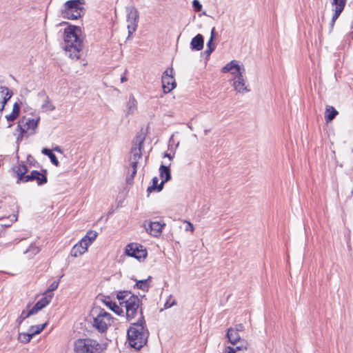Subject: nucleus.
Returning a JSON list of instances; mask_svg holds the SVG:
<instances>
[{"instance_id": "obj_1", "label": "nucleus", "mask_w": 353, "mask_h": 353, "mask_svg": "<svg viewBox=\"0 0 353 353\" xmlns=\"http://www.w3.org/2000/svg\"><path fill=\"white\" fill-rule=\"evenodd\" d=\"M81 30L78 26H70L64 30L63 47L68 56L73 59H79L83 50V40L80 38Z\"/></svg>"}, {"instance_id": "obj_2", "label": "nucleus", "mask_w": 353, "mask_h": 353, "mask_svg": "<svg viewBox=\"0 0 353 353\" xmlns=\"http://www.w3.org/2000/svg\"><path fill=\"white\" fill-rule=\"evenodd\" d=\"M127 334L130 345L135 350H139L146 344L149 332L141 311L138 321L132 324Z\"/></svg>"}, {"instance_id": "obj_3", "label": "nucleus", "mask_w": 353, "mask_h": 353, "mask_svg": "<svg viewBox=\"0 0 353 353\" xmlns=\"http://www.w3.org/2000/svg\"><path fill=\"white\" fill-rule=\"evenodd\" d=\"M145 140V135L140 133L136 136L132 141V146L130 150V155L128 158V163L126 165L127 176L126 182L132 183L137 174V167L142 157L141 150Z\"/></svg>"}, {"instance_id": "obj_4", "label": "nucleus", "mask_w": 353, "mask_h": 353, "mask_svg": "<svg viewBox=\"0 0 353 353\" xmlns=\"http://www.w3.org/2000/svg\"><path fill=\"white\" fill-rule=\"evenodd\" d=\"M85 3V0L67 1L61 10V17L69 20L81 18L85 13V8L83 7Z\"/></svg>"}, {"instance_id": "obj_5", "label": "nucleus", "mask_w": 353, "mask_h": 353, "mask_svg": "<svg viewBox=\"0 0 353 353\" xmlns=\"http://www.w3.org/2000/svg\"><path fill=\"white\" fill-rule=\"evenodd\" d=\"M105 346L92 339H79L74 343L75 353H102Z\"/></svg>"}, {"instance_id": "obj_6", "label": "nucleus", "mask_w": 353, "mask_h": 353, "mask_svg": "<svg viewBox=\"0 0 353 353\" xmlns=\"http://www.w3.org/2000/svg\"><path fill=\"white\" fill-rule=\"evenodd\" d=\"M92 315L93 316L92 326L99 332H105L108 325L111 324V314L104 309L98 308L92 311Z\"/></svg>"}, {"instance_id": "obj_7", "label": "nucleus", "mask_w": 353, "mask_h": 353, "mask_svg": "<svg viewBox=\"0 0 353 353\" xmlns=\"http://www.w3.org/2000/svg\"><path fill=\"white\" fill-rule=\"evenodd\" d=\"M140 303V299L135 295H130V297L125 301L126 318L128 320L130 321L133 319L138 312L140 313V311H142L141 308L139 309ZM141 312L143 313V312Z\"/></svg>"}, {"instance_id": "obj_8", "label": "nucleus", "mask_w": 353, "mask_h": 353, "mask_svg": "<svg viewBox=\"0 0 353 353\" xmlns=\"http://www.w3.org/2000/svg\"><path fill=\"white\" fill-rule=\"evenodd\" d=\"M173 68H168L163 73L161 77L162 88L164 93H168L172 91L176 85L175 79L174 78Z\"/></svg>"}, {"instance_id": "obj_9", "label": "nucleus", "mask_w": 353, "mask_h": 353, "mask_svg": "<svg viewBox=\"0 0 353 353\" xmlns=\"http://www.w3.org/2000/svg\"><path fill=\"white\" fill-rule=\"evenodd\" d=\"M39 120V119L23 117L19 121L16 131L27 133L30 130H32L33 131L32 134H33L37 127Z\"/></svg>"}, {"instance_id": "obj_10", "label": "nucleus", "mask_w": 353, "mask_h": 353, "mask_svg": "<svg viewBox=\"0 0 353 353\" xmlns=\"http://www.w3.org/2000/svg\"><path fill=\"white\" fill-rule=\"evenodd\" d=\"M125 252L130 256L134 257L139 260L144 259L147 256V252L143 246L137 243H130L126 246Z\"/></svg>"}, {"instance_id": "obj_11", "label": "nucleus", "mask_w": 353, "mask_h": 353, "mask_svg": "<svg viewBox=\"0 0 353 353\" xmlns=\"http://www.w3.org/2000/svg\"><path fill=\"white\" fill-rule=\"evenodd\" d=\"M127 21L128 34L130 37L137 29L138 23L139 13L134 7H130L127 9Z\"/></svg>"}, {"instance_id": "obj_12", "label": "nucleus", "mask_w": 353, "mask_h": 353, "mask_svg": "<svg viewBox=\"0 0 353 353\" xmlns=\"http://www.w3.org/2000/svg\"><path fill=\"white\" fill-rule=\"evenodd\" d=\"M165 223L159 221H148L143 223L145 231L150 235L157 237L161 235Z\"/></svg>"}, {"instance_id": "obj_13", "label": "nucleus", "mask_w": 353, "mask_h": 353, "mask_svg": "<svg viewBox=\"0 0 353 353\" xmlns=\"http://www.w3.org/2000/svg\"><path fill=\"white\" fill-rule=\"evenodd\" d=\"M245 72V68H242V72H239V74H236L234 79V88L236 91L240 93H245L250 91V90L245 85V81L243 78Z\"/></svg>"}, {"instance_id": "obj_14", "label": "nucleus", "mask_w": 353, "mask_h": 353, "mask_svg": "<svg viewBox=\"0 0 353 353\" xmlns=\"http://www.w3.org/2000/svg\"><path fill=\"white\" fill-rule=\"evenodd\" d=\"M46 173V170H44L43 173L37 170H33L26 176L24 182L36 181L38 185H42L48 181Z\"/></svg>"}, {"instance_id": "obj_15", "label": "nucleus", "mask_w": 353, "mask_h": 353, "mask_svg": "<svg viewBox=\"0 0 353 353\" xmlns=\"http://www.w3.org/2000/svg\"><path fill=\"white\" fill-rule=\"evenodd\" d=\"M226 336L228 338L229 342L234 345H236L238 343L241 345L243 344V342H247L245 340L241 339L239 332L235 331V330H233V327H232L228 329Z\"/></svg>"}, {"instance_id": "obj_16", "label": "nucleus", "mask_w": 353, "mask_h": 353, "mask_svg": "<svg viewBox=\"0 0 353 353\" xmlns=\"http://www.w3.org/2000/svg\"><path fill=\"white\" fill-rule=\"evenodd\" d=\"M159 172L161 182L159 185L158 192L161 191L163 188V184L171 179V173L169 166L161 165L159 168Z\"/></svg>"}, {"instance_id": "obj_17", "label": "nucleus", "mask_w": 353, "mask_h": 353, "mask_svg": "<svg viewBox=\"0 0 353 353\" xmlns=\"http://www.w3.org/2000/svg\"><path fill=\"white\" fill-rule=\"evenodd\" d=\"M14 171L17 174V183H25L24 180L26 179V176L28 175L26 174L28 171L27 165L21 162L17 166L14 168Z\"/></svg>"}, {"instance_id": "obj_18", "label": "nucleus", "mask_w": 353, "mask_h": 353, "mask_svg": "<svg viewBox=\"0 0 353 353\" xmlns=\"http://www.w3.org/2000/svg\"><path fill=\"white\" fill-rule=\"evenodd\" d=\"M242 68H244L243 66L239 65L236 61H232L228 64H226L221 70L222 72L226 73L228 72H231L232 74L236 73L239 74V72H242Z\"/></svg>"}, {"instance_id": "obj_19", "label": "nucleus", "mask_w": 353, "mask_h": 353, "mask_svg": "<svg viewBox=\"0 0 353 353\" xmlns=\"http://www.w3.org/2000/svg\"><path fill=\"white\" fill-rule=\"evenodd\" d=\"M203 37L201 34H198L192 39L190 46L192 50L199 51L203 49Z\"/></svg>"}, {"instance_id": "obj_20", "label": "nucleus", "mask_w": 353, "mask_h": 353, "mask_svg": "<svg viewBox=\"0 0 353 353\" xmlns=\"http://www.w3.org/2000/svg\"><path fill=\"white\" fill-rule=\"evenodd\" d=\"M248 343L243 342L241 345H237L235 347L228 346L225 348L223 353H243L248 350Z\"/></svg>"}, {"instance_id": "obj_21", "label": "nucleus", "mask_w": 353, "mask_h": 353, "mask_svg": "<svg viewBox=\"0 0 353 353\" xmlns=\"http://www.w3.org/2000/svg\"><path fill=\"white\" fill-rule=\"evenodd\" d=\"M103 303L107 307H108L111 310H112L116 314H120L121 313L123 312V310L119 306H118L115 302H112L110 300V297H106L104 299Z\"/></svg>"}, {"instance_id": "obj_22", "label": "nucleus", "mask_w": 353, "mask_h": 353, "mask_svg": "<svg viewBox=\"0 0 353 353\" xmlns=\"http://www.w3.org/2000/svg\"><path fill=\"white\" fill-rule=\"evenodd\" d=\"M137 108V100L134 97L133 95H130L129 100L127 103V110H126V114H131L134 112Z\"/></svg>"}, {"instance_id": "obj_23", "label": "nucleus", "mask_w": 353, "mask_h": 353, "mask_svg": "<svg viewBox=\"0 0 353 353\" xmlns=\"http://www.w3.org/2000/svg\"><path fill=\"white\" fill-rule=\"evenodd\" d=\"M20 113V106L17 103H15L13 105V108L12 112L6 116V119L8 121H13L15 120L19 115Z\"/></svg>"}, {"instance_id": "obj_24", "label": "nucleus", "mask_w": 353, "mask_h": 353, "mask_svg": "<svg viewBox=\"0 0 353 353\" xmlns=\"http://www.w3.org/2000/svg\"><path fill=\"white\" fill-rule=\"evenodd\" d=\"M338 114L337 110L332 106H328L326 108L325 119L326 122L332 121Z\"/></svg>"}, {"instance_id": "obj_25", "label": "nucleus", "mask_w": 353, "mask_h": 353, "mask_svg": "<svg viewBox=\"0 0 353 353\" xmlns=\"http://www.w3.org/2000/svg\"><path fill=\"white\" fill-rule=\"evenodd\" d=\"M86 252V248H83V246L81 245V244L77 243L73 246V248L71 250L70 254L71 256L74 257H77L83 254Z\"/></svg>"}, {"instance_id": "obj_26", "label": "nucleus", "mask_w": 353, "mask_h": 353, "mask_svg": "<svg viewBox=\"0 0 353 353\" xmlns=\"http://www.w3.org/2000/svg\"><path fill=\"white\" fill-rule=\"evenodd\" d=\"M41 152L48 156L50 159V161L51 163L56 165V166H58L59 164V162L58 161V159H57L55 154L52 152L51 150L48 149V148H43L41 151Z\"/></svg>"}, {"instance_id": "obj_27", "label": "nucleus", "mask_w": 353, "mask_h": 353, "mask_svg": "<svg viewBox=\"0 0 353 353\" xmlns=\"http://www.w3.org/2000/svg\"><path fill=\"white\" fill-rule=\"evenodd\" d=\"M0 92L3 95V104H6L8 102V101H9L10 99L12 97L13 93L6 86H1Z\"/></svg>"}, {"instance_id": "obj_28", "label": "nucleus", "mask_w": 353, "mask_h": 353, "mask_svg": "<svg viewBox=\"0 0 353 353\" xmlns=\"http://www.w3.org/2000/svg\"><path fill=\"white\" fill-rule=\"evenodd\" d=\"M52 300V295H47L43 293V297L36 303L37 305L42 310Z\"/></svg>"}, {"instance_id": "obj_29", "label": "nucleus", "mask_w": 353, "mask_h": 353, "mask_svg": "<svg viewBox=\"0 0 353 353\" xmlns=\"http://www.w3.org/2000/svg\"><path fill=\"white\" fill-rule=\"evenodd\" d=\"M47 323L41 325H32L29 329V332L32 334V336L41 332L46 327Z\"/></svg>"}, {"instance_id": "obj_30", "label": "nucleus", "mask_w": 353, "mask_h": 353, "mask_svg": "<svg viewBox=\"0 0 353 353\" xmlns=\"http://www.w3.org/2000/svg\"><path fill=\"white\" fill-rule=\"evenodd\" d=\"M130 295H132L130 291H120L117 294V298L119 300L120 304L122 305L125 303V301L130 297Z\"/></svg>"}, {"instance_id": "obj_31", "label": "nucleus", "mask_w": 353, "mask_h": 353, "mask_svg": "<svg viewBox=\"0 0 353 353\" xmlns=\"http://www.w3.org/2000/svg\"><path fill=\"white\" fill-rule=\"evenodd\" d=\"M42 111L50 112L55 109V107L52 105L48 97H46V99L41 105Z\"/></svg>"}, {"instance_id": "obj_32", "label": "nucleus", "mask_w": 353, "mask_h": 353, "mask_svg": "<svg viewBox=\"0 0 353 353\" xmlns=\"http://www.w3.org/2000/svg\"><path fill=\"white\" fill-rule=\"evenodd\" d=\"M98 233L94 230H90L87 232L86 235L83 237L84 239L88 241V243L91 245L92 242L96 239Z\"/></svg>"}, {"instance_id": "obj_33", "label": "nucleus", "mask_w": 353, "mask_h": 353, "mask_svg": "<svg viewBox=\"0 0 353 353\" xmlns=\"http://www.w3.org/2000/svg\"><path fill=\"white\" fill-rule=\"evenodd\" d=\"M347 0H332V5L334 6V8L339 10H344Z\"/></svg>"}, {"instance_id": "obj_34", "label": "nucleus", "mask_w": 353, "mask_h": 353, "mask_svg": "<svg viewBox=\"0 0 353 353\" xmlns=\"http://www.w3.org/2000/svg\"><path fill=\"white\" fill-rule=\"evenodd\" d=\"M31 316V314H30V313L29 312V311H28V310H23L21 312V313L20 316L18 317V319H17V321H16L17 324L18 325H20L22 323V322H23L26 319L28 318V317H29V316Z\"/></svg>"}, {"instance_id": "obj_35", "label": "nucleus", "mask_w": 353, "mask_h": 353, "mask_svg": "<svg viewBox=\"0 0 353 353\" xmlns=\"http://www.w3.org/2000/svg\"><path fill=\"white\" fill-rule=\"evenodd\" d=\"M159 179L157 177H154L152 179V185L151 186H149L147 189V192L148 193H151L152 192L157 190L158 192L159 185L158 184Z\"/></svg>"}, {"instance_id": "obj_36", "label": "nucleus", "mask_w": 353, "mask_h": 353, "mask_svg": "<svg viewBox=\"0 0 353 353\" xmlns=\"http://www.w3.org/2000/svg\"><path fill=\"white\" fill-rule=\"evenodd\" d=\"M149 279H145V280H140L137 282L136 285L138 288L143 290H148L149 288V283H148Z\"/></svg>"}, {"instance_id": "obj_37", "label": "nucleus", "mask_w": 353, "mask_h": 353, "mask_svg": "<svg viewBox=\"0 0 353 353\" xmlns=\"http://www.w3.org/2000/svg\"><path fill=\"white\" fill-rule=\"evenodd\" d=\"M32 337H33L32 334H31L30 332L21 333L19 334V340L22 343H25L30 342Z\"/></svg>"}, {"instance_id": "obj_38", "label": "nucleus", "mask_w": 353, "mask_h": 353, "mask_svg": "<svg viewBox=\"0 0 353 353\" xmlns=\"http://www.w3.org/2000/svg\"><path fill=\"white\" fill-rule=\"evenodd\" d=\"M58 285H59V282L58 281H54L53 283H51V285L48 288V290L44 292V294H47V295H52V296L53 294H52V292L58 288Z\"/></svg>"}, {"instance_id": "obj_39", "label": "nucleus", "mask_w": 353, "mask_h": 353, "mask_svg": "<svg viewBox=\"0 0 353 353\" xmlns=\"http://www.w3.org/2000/svg\"><path fill=\"white\" fill-rule=\"evenodd\" d=\"M39 252V248L34 245H30L29 248L25 252V253H30V255H35Z\"/></svg>"}, {"instance_id": "obj_40", "label": "nucleus", "mask_w": 353, "mask_h": 353, "mask_svg": "<svg viewBox=\"0 0 353 353\" xmlns=\"http://www.w3.org/2000/svg\"><path fill=\"white\" fill-rule=\"evenodd\" d=\"M192 7L195 12H200L202 9V5L199 0H193Z\"/></svg>"}, {"instance_id": "obj_41", "label": "nucleus", "mask_w": 353, "mask_h": 353, "mask_svg": "<svg viewBox=\"0 0 353 353\" xmlns=\"http://www.w3.org/2000/svg\"><path fill=\"white\" fill-rule=\"evenodd\" d=\"M342 12H343L342 10H339V9L334 8V13L332 16V20H333L334 21H336Z\"/></svg>"}, {"instance_id": "obj_42", "label": "nucleus", "mask_w": 353, "mask_h": 353, "mask_svg": "<svg viewBox=\"0 0 353 353\" xmlns=\"http://www.w3.org/2000/svg\"><path fill=\"white\" fill-rule=\"evenodd\" d=\"M40 310H41V308L39 307V305H37L35 303V305L30 310H29L28 311H29V312L30 313V314L32 316L33 314H37Z\"/></svg>"}, {"instance_id": "obj_43", "label": "nucleus", "mask_w": 353, "mask_h": 353, "mask_svg": "<svg viewBox=\"0 0 353 353\" xmlns=\"http://www.w3.org/2000/svg\"><path fill=\"white\" fill-rule=\"evenodd\" d=\"M185 223L186 224L185 227V231L192 232L194 230V226H193V225L190 222L185 221Z\"/></svg>"}, {"instance_id": "obj_44", "label": "nucleus", "mask_w": 353, "mask_h": 353, "mask_svg": "<svg viewBox=\"0 0 353 353\" xmlns=\"http://www.w3.org/2000/svg\"><path fill=\"white\" fill-rule=\"evenodd\" d=\"M233 330H235L237 332H243L244 330V325L242 323H239L233 327Z\"/></svg>"}, {"instance_id": "obj_45", "label": "nucleus", "mask_w": 353, "mask_h": 353, "mask_svg": "<svg viewBox=\"0 0 353 353\" xmlns=\"http://www.w3.org/2000/svg\"><path fill=\"white\" fill-rule=\"evenodd\" d=\"M77 243L81 244V245L83 246V248H86V250H88V247L90 245V244L88 243V241H86V240L84 239L83 238Z\"/></svg>"}, {"instance_id": "obj_46", "label": "nucleus", "mask_w": 353, "mask_h": 353, "mask_svg": "<svg viewBox=\"0 0 353 353\" xmlns=\"http://www.w3.org/2000/svg\"><path fill=\"white\" fill-rule=\"evenodd\" d=\"M176 304V302L175 300H174L171 303H169V301H167L165 303V308H169V307H171L172 306Z\"/></svg>"}, {"instance_id": "obj_47", "label": "nucleus", "mask_w": 353, "mask_h": 353, "mask_svg": "<svg viewBox=\"0 0 353 353\" xmlns=\"http://www.w3.org/2000/svg\"><path fill=\"white\" fill-rule=\"evenodd\" d=\"M207 48H215L214 44L213 43L212 39H209V41L207 43Z\"/></svg>"}, {"instance_id": "obj_48", "label": "nucleus", "mask_w": 353, "mask_h": 353, "mask_svg": "<svg viewBox=\"0 0 353 353\" xmlns=\"http://www.w3.org/2000/svg\"><path fill=\"white\" fill-rule=\"evenodd\" d=\"M214 48H208L205 50V54L207 55V56H210L211 54V53L214 51Z\"/></svg>"}, {"instance_id": "obj_49", "label": "nucleus", "mask_w": 353, "mask_h": 353, "mask_svg": "<svg viewBox=\"0 0 353 353\" xmlns=\"http://www.w3.org/2000/svg\"><path fill=\"white\" fill-rule=\"evenodd\" d=\"M24 134L25 133H21V132H19V134L17 137V142L21 141Z\"/></svg>"}, {"instance_id": "obj_50", "label": "nucleus", "mask_w": 353, "mask_h": 353, "mask_svg": "<svg viewBox=\"0 0 353 353\" xmlns=\"http://www.w3.org/2000/svg\"><path fill=\"white\" fill-rule=\"evenodd\" d=\"M215 37V28H213L211 30V35H210V39H214Z\"/></svg>"}, {"instance_id": "obj_51", "label": "nucleus", "mask_w": 353, "mask_h": 353, "mask_svg": "<svg viewBox=\"0 0 353 353\" xmlns=\"http://www.w3.org/2000/svg\"><path fill=\"white\" fill-rule=\"evenodd\" d=\"M164 157H168L170 160H172L173 156H172L170 154L165 153Z\"/></svg>"}, {"instance_id": "obj_52", "label": "nucleus", "mask_w": 353, "mask_h": 353, "mask_svg": "<svg viewBox=\"0 0 353 353\" xmlns=\"http://www.w3.org/2000/svg\"><path fill=\"white\" fill-rule=\"evenodd\" d=\"M126 81H127V78H126L125 77H122L121 78V83H124V82H125Z\"/></svg>"}, {"instance_id": "obj_53", "label": "nucleus", "mask_w": 353, "mask_h": 353, "mask_svg": "<svg viewBox=\"0 0 353 353\" xmlns=\"http://www.w3.org/2000/svg\"><path fill=\"white\" fill-rule=\"evenodd\" d=\"M334 23H335V21H334L333 20H331V22H330L331 28H332L334 27Z\"/></svg>"}, {"instance_id": "obj_54", "label": "nucleus", "mask_w": 353, "mask_h": 353, "mask_svg": "<svg viewBox=\"0 0 353 353\" xmlns=\"http://www.w3.org/2000/svg\"><path fill=\"white\" fill-rule=\"evenodd\" d=\"M54 150H55V151H57V152H61V149H60V148H59V147H56V148H54Z\"/></svg>"}, {"instance_id": "obj_55", "label": "nucleus", "mask_w": 353, "mask_h": 353, "mask_svg": "<svg viewBox=\"0 0 353 353\" xmlns=\"http://www.w3.org/2000/svg\"><path fill=\"white\" fill-rule=\"evenodd\" d=\"M6 104H2L1 107H0V111H2L4 108V106H5Z\"/></svg>"}, {"instance_id": "obj_56", "label": "nucleus", "mask_w": 353, "mask_h": 353, "mask_svg": "<svg viewBox=\"0 0 353 353\" xmlns=\"http://www.w3.org/2000/svg\"><path fill=\"white\" fill-rule=\"evenodd\" d=\"M204 132H205V134H208V130H205L204 131Z\"/></svg>"}]
</instances>
